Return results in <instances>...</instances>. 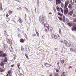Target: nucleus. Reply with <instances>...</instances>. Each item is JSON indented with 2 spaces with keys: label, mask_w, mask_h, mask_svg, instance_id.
Segmentation results:
<instances>
[{
  "label": "nucleus",
  "mask_w": 76,
  "mask_h": 76,
  "mask_svg": "<svg viewBox=\"0 0 76 76\" xmlns=\"http://www.w3.org/2000/svg\"><path fill=\"white\" fill-rule=\"evenodd\" d=\"M7 56V54L6 53H2L0 55V57H5Z\"/></svg>",
  "instance_id": "20e7f679"
},
{
  "label": "nucleus",
  "mask_w": 76,
  "mask_h": 76,
  "mask_svg": "<svg viewBox=\"0 0 76 76\" xmlns=\"http://www.w3.org/2000/svg\"><path fill=\"white\" fill-rule=\"evenodd\" d=\"M39 20L40 22H42L43 24L44 23L43 22L45 21V18L44 17H42L41 16H40L39 18Z\"/></svg>",
  "instance_id": "f257e3e1"
},
{
  "label": "nucleus",
  "mask_w": 76,
  "mask_h": 76,
  "mask_svg": "<svg viewBox=\"0 0 76 76\" xmlns=\"http://www.w3.org/2000/svg\"><path fill=\"white\" fill-rule=\"evenodd\" d=\"M51 37L53 38H55V39H56L57 38V36L56 35H55L54 34H52Z\"/></svg>",
  "instance_id": "423d86ee"
},
{
  "label": "nucleus",
  "mask_w": 76,
  "mask_h": 76,
  "mask_svg": "<svg viewBox=\"0 0 76 76\" xmlns=\"http://www.w3.org/2000/svg\"><path fill=\"white\" fill-rule=\"evenodd\" d=\"M4 35H6V37H9V35L7 34V32H6V31H4Z\"/></svg>",
  "instance_id": "dca6fc26"
},
{
  "label": "nucleus",
  "mask_w": 76,
  "mask_h": 76,
  "mask_svg": "<svg viewBox=\"0 0 76 76\" xmlns=\"http://www.w3.org/2000/svg\"><path fill=\"white\" fill-rule=\"evenodd\" d=\"M13 66H13V65H11V67H13Z\"/></svg>",
  "instance_id": "0e129e2a"
},
{
  "label": "nucleus",
  "mask_w": 76,
  "mask_h": 76,
  "mask_svg": "<svg viewBox=\"0 0 76 76\" xmlns=\"http://www.w3.org/2000/svg\"><path fill=\"white\" fill-rule=\"evenodd\" d=\"M26 57L27 59H29V58H28V56H27Z\"/></svg>",
  "instance_id": "bf43d9fd"
},
{
  "label": "nucleus",
  "mask_w": 76,
  "mask_h": 76,
  "mask_svg": "<svg viewBox=\"0 0 76 76\" xmlns=\"http://www.w3.org/2000/svg\"><path fill=\"white\" fill-rule=\"evenodd\" d=\"M25 9H26V11H28V8H27L26 7H25Z\"/></svg>",
  "instance_id": "37998d69"
},
{
  "label": "nucleus",
  "mask_w": 76,
  "mask_h": 76,
  "mask_svg": "<svg viewBox=\"0 0 76 76\" xmlns=\"http://www.w3.org/2000/svg\"><path fill=\"white\" fill-rule=\"evenodd\" d=\"M60 42H61V43L62 44H63V43H64V42H63V41H62V40H61L60 41Z\"/></svg>",
  "instance_id": "a19ab883"
},
{
  "label": "nucleus",
  "mask_w": 76,
  "mask_h": 76,
  "mask_svg": "<svg viewBox=\"0 0 76 76\" xmlns=\"http://www.w3.org/2000/svg\"><path fill=\"white\" fill-rule=\"evenodd\" d=\"M25 55L26 57L28 56V55H27V54H25Z\"/></svg>",
  "instance_id": "13d9d810"
},
{
  "label": "nucleus",
  "mask_w": 76,
  "mask_h": 76,
  "mask_svg": "<svg viewBox=\"0 0 76 76\" xmlns=\"http://www.w3.org/2000/svg\"><path fill=\"white\" fill-rule=\"evenodd\" d=\"M36 34H37L38 37H39V34L38 32V31H37V29H36Z\"/></svg>",
  "instance_id": "393cba45"
},
{
  "label": "nucleus",
  "mask_w": 76,
  "mask_h": 76,
  "mask_svg": "<svg viewBox=\"0 0 76 76\" xmlns=\"http://www.w3.org/2000/svg\"><path fill=\"white\" fill-rule=\"evenodd\" d=\"M20 41L21 42H25L24 40L22 39H20Z\"/></svg>",
  "instance_id": "aec40b11"
},
{
  "label": "nucleus",
  "mask_w": 76,
  "mask_h": 76,
  "mask_svg": "<svg viewBox=\"0 0 76 76\" xmlns=\"http://www.w3.org/2000/svg\"><path fill=\"white\" fill-rule=\"evenodd\" d=\"M73 45V47H74V48H75V47H76V44H74L73 45Z\"/></svg>",
  "instance_id": "473e14b6"
},
{
  "label": "nucleus",
  "mask_w": 76,
  "mask_h": 76,
  "mask_svg": "<svg viewBox=\"0 0 76 76\" xmlns=\"http://www.w3.org/2000/svg\"><path fill=\"white\" fill-rule=\"evenodd\" d=\"M6 16L7 17H8V16H9V15H8V14L7 15H6Z\"/></svg>",
  "instance_id": "052dcab7"
},
{
  "label": "nucleus",
  "mask_w": 76,
  "mask_h": 76,
  "mask_svg": "<svg viewBox=\"0 0 76 76\" xmlns=\"http://www.w3.org/2000/svg\"><path fill=\"white\" fill-rule=\"evenodd\" d=\"M25 37H26V38L27 39V35H25Z\"/></svg>",
  "instance_id": "3c124183"
},
{
  "label": "nucleus",
  "mask_w": 76,
  "mask_h": 76,
  "mask_svg": "<svg viewBox=\"0 0 76 76\" xmlns=\"http://www.w3.org/2000/svg\"><path fill=\"white\" fill-rule=\"evenodd\" d=\"M68 25L70 27H72V24L71 23H68Z\"/></svg>",
  "instance_id": "7c9ffc66"
},
{
  "label": "nucleus",
  "mask_w": 76,
  "mask_h": 76,
  "mask_svg": "<svg viewBox=\"0 0 76 76\" xmlns=\"http://www.w3.org/2000/svg\"><path fill=\"white\" fill-rule=\"evenodd\" d=\"M8 73H9V74H10V71H9L8 72Z\"/></svg>",
  "instance_id": "09e8293b"
},
{
  "label": "nucleus",
  "mask_w": 76,
  "mask_h": 76,
  "mask_svg": "<svg viewBox=\"0 0 76 76\" xmlns=\"http://www.w3.org/2000/svg\"><path fill=\"white\" fill-rule=\"evenodd\" d=\"M65 17L63 16V21L64 22H65Z\"/></svg>",
  "instance_id": "5701e85b"
},
{
  "label": "nucleus",
  "mask_w": 76,
  "mask_h": 76,
  "mask_svg": "<svg viewBox=\"0 0 76 76\" xmlns=\"http://www.w3.org/2000/svg\"><path fill=\"white\" fill-rule=\"evenodd\" d=\"M17 66L18 67V68L19 69H20V68H19V66H20V63H18V64Z\"/></svg>",
  "instance_id": "cd10ccee"
},
{
  "label": "nucleus",
  "mask_w": 76,
  "mask_h": 76,
  "mask_svg": "<svg viewBox=\"0 0 76 76\" xmlns=\"http://www.w3.org/2000/svg\"><path fill=\"white\" fill-rule=\"evenodd\" d=\"M9 20H10V18H7V22H8Z\"/></svg>",
  "instance_id": "c756f323"
},
{
  "label": "nucleus",
  "mask_w": 76,
  "mask_h": 76,
  "mask_svg": "<svg viewBox=\"0 0 76 76\" xmlns=\"http://www.w3.org/2000/svg\"><path fill=\"white\" fill-rule=\"evenodd\" d=\"M69 4V2L67 1H66L65 4V6L64 7H67V6H68V4Z\"/></svg>",
  "instance_id": "f8f14e48"
},
{
  "label": "nucleus",
  "mask_w": 76,
  "mask_h": 76,
  "mask_svg": "<svg viewBox=\"0 0 76 76\" xmlns=\"http://www.w3.org/2000/svg\"><path fill=\"white\" fill-rule=\"evenodd\" d=\"M65 21L66 23H68V22H69V20L67 19V18H66Z\"/></svg>",
  "instance_id": "4be33fe9"
},
{
  "label": "nucleus",
  "mask_w": 76,
  "mask_h": 76,
  "mask_svg": "<svg viewBox=\"0 0 76 76\" xmlns=\"http://www.w3.org/2000/svg\"><path fill=\"white\" fill-rule=\"evenodd\" d=\"M56 9L57 11H60V8L58 7H56Z\"/></svg>",
  "instance_id": "b1692460"
},
{
  "label": "nucleus",
  "mask_w": 76,
  "mask_h": 76,
  "mask_svg": "<svg viewBox=\"0 0 76 76\" xmlns=\"http://www.w3.org/2000/svg\"><path fill=\"white\" fill-rule=\"evenodd\" d=\"M49 15H52V13L51 12H49Z\"/></svg>",
  "instance_id": "4d7b16f0"
},
{
  "label": "nucleus",
  "mask_w": 76,
  "mask_h": 76,
  "mask_svg": "<svg viewBox=\"0 0 76 76\" xmlns=\"http://www.w3.org/2000/svg\"><path fill=\"white\" fill-rule=\"evenodd\" d=\"M18 37L20 38H21V36H20V34H18Z\"/></svg>",
  "instance_id": "c03bdc74"
},
{
  "label": "nucleus",
  "mask_w": 76,
  "mask_h": 76,
  "mask_svg": "<svg viewBox=\"0 0 76 76\" xmlns=\"http://www.w3.org/2000/svg\"><path fill=\"white\" fill-rule=\"evenodd\" d=\"M56 72H58V69H56Z\"/></svg>",
  "instance_id": "e2e57ef3"
},
{
  "label": "nucleus",
  "mask_w": 76,
  "mask_h": 76,
  "mask_svg": "<svg viewBox=\"0 0 76 76\" xmlns=\"http://www.w3.org/2000/svg\"><path fill=\"white\" fill-rule=\"evenodd\" d=\"M26 51H27V53H29L30 52V50H29V48L28 46H27L26 48Z\"/></svg>",
  "instance_id": "0eeeda50"
},
{
  "label": "nucleus",
  "mask_w": 76,
  "mask_h": 76,
  "mask_svg": "<svg viewBox=\"0 0 76 76\" xmlns=\"http://www.w3.org/2000/svg\"><path fill=\"white\" fill-rule=\"evenodd\" d=\"M8 76H12V75L11 74H9Z\"/></svg>",
  "instance_id": "603ef678"
},
{
  "label": "nucleus",
  "mask_w": 76,
  "mask_h": 76,
  "mask_svg": "<svg viewBox=\"0 0 76 76\" xmlns=\"http://www.w3.org/2000/svg\"><path fill=\"white\" fill-rule=\"evenodd\" d=\"M46 26L47 28L48 29H49V25H48V24H47L46 25Z\"/></svg>",
  "instance_id": "f704fd0d"
},
{
  "label": "nucleus",
  "mask_w": 76,
  "mask_h": 76,
  "mask_svg": "<svg viewBox=\"0 0 76 76\" xmlns=\"http://www.w3.org/2000/svg\"><path fill=\"white\" fill-rule=\"evenodd\" d=\"M36 36V34H33V37H35Z\"/></svg>",
  "instance_id": "79ce46f5"
},
{
  "label": "nucleus",
  "mask_w": 76,
  "mask_h": 76,
  "mask_svg": "<svg viewBox=\"0 0 76 76\" xmlns=\"http://www.w3.org/2000/svg\"><path fill=\"white\" fill-rule=\"evenodd\" d=\"M59 19V20H62V18L61 17V18H60L59 17H58Z\"/></svg>",
  "instance_id": "c9c22d12"
},
{
  "label": "nucleus",
  "mask_w": 76,
  "mask_h": 76,
  "mask_svg": "<svg viewBox=\"0 0 76 76\" xmlns=\"http://www.w3.org/2000/svg\"><path fill=\"white\" fill-rule=\"evenodd\" d=\"M71 51H73V49L71 48L70 49Z\"/></svg>",
  "instance_id": "5fc2aeb1"
},
{
  "label": "nucleus",
  "mask_w": 76,
  "mask_h": 76,
  "mask_svg": "<svg viewBox=\"0 0 76 76\" xmlns=\"http://www.w3.org/2000/svg\"><path fill=\"white\" fill-rule=\"evenodd\" d=\"M72 31H76V27H73L72 28Z\"/></svg>",
  "instance_id": "ddd939ff"
},
{
  "label": "nucleus",
  "mask_w": 76,
  "mask_h": 76,
  "mask_svg": "<svg viewBox=\"0 0 76 76\" xmlns=\"http://www.w3.org/2000/svg\"><path fill=\"white\" fill-rule=\"evenodd\" d=\"M68 15L72 16L73 15V10H72L68 12Z\"/></svg>",
  "instance_id": "1a4fd4ad"
},
{
  "label": "nucleus",
  "mask_w": 76,
  "mask_h": 76,
  "mask_svg": "<svg viewBox=\"0 0 76 76\" xmlns=\"http://www.w3.org/2000/svg\"><path fill=\"white\" fill-rule=\"evenodd\" d=\"M59 34H61V29H59Z\"/></svg>",
  "instance_id": "58836bf2"
},
{
  "label": "nucleus",
  "mask_w": 76,
  "mask_h": 76,
  "mask_svg": "<svg viewBox=\"0 0 76 76\" xmlns=\"http://www.w3.org/2000/svg\"><path fill=\"white\" fill-rule=\"evenodd\" d=\"M17 10H19V8H17Z\"/></svg>",
  "instance_id": "69168bd1"
},
{
  "label": "nucleus",
  "mask_w": 76,
  "mask_h": 76,
  "mask_svg": "<svg viewBox=\"0 0 76 76\" xmlns=\"http://www.w3.org/2000/svg\"><path fill=\"white\" fill-rule=\"evenodd\" d=\"M64 42L66 46H67V47H68V45H69V43L68 42H67V41L66 40H65L64 41Z\"/></svg>",
  "instance_id": "9d476101"
},
{
  "label": "nucleus",
  "mask_w": 76,
  "mask_h": 76,
  "mask_svg": "<svg viewBox=\"0 0 76 76\" xmlns=\"http://www.w3.org/2000/svg\"><path fill=\"white\" fill-rule=\"evenodd\" d=\"M18 31L20 32L21 34L22 33H23V31H21L20 30H19Z\"/></svg>",
  "instance_id": "72a5a7b5"
},
{
  "label": "nucleus",
  "mask_w": 76,
  "mask_h": 76,
  "mask_svg": "<svg viewBox=\"0 0 76 76\" xmlns=\"http://www.w3.org/2000/svg\"><path fill=\"white\" fill-rule=\"evenodd\" d=\"M64 13L65 15H67L68 13V12H69V10H68V8L67 7H64Z\"/></svg>",
  "instance_id": "f03ea898"
},
{
  "label": "nucleus",
  "mask_w": 76,
  "mask_h": 76,
  "mask_svg": "<svg viewBox=\"0 0 76 76\" xmlns=\"http://www.w3.org/2000/svg\"><path fill=\"white\" fill-rule=\"evenodd\" d=\"M58 4H61V0H56V5H57Z\"/></svg>",
  "instance_id": "39448f33"
},
{
  "label": "nucleus",
  "mask_w": 76,
  "mask_h": 76,
  "mask_svg": "<svg viewBox=\"0 0 76 76\" xmlns=\"http://www.w3.org/2000/svg\"><path fill=\"white\" fill-rule=\"evenodd\" d=\"M6 40L7 41L8 44H12V40H11V39H7Z\"/></svg>",
  "instance_id": "7ed1b4c3"
},
{
  "label": "nucleus",
  "mask_w": 76,
  "mask_h": 76,
  "mask_svg": "<svg viewBox=\"0 0 76 76\" xmlns=\"http://www.w3.org/2000/svg\"><path fill=\"white\" fill-rule=\"evenodd\" d=\"M61 53H63V51H61Z\"/></svg>",
  "instance_id": "338daca9"
},
{
  "label": "nucleus",
  "mask_w": 76,
  "mask_h": 76,
  "mask_svg": "<svg viewBox=\"0 0 76 76\" xmlns=\"http://www.w3.org/2000/svg\"><path fill=\"white\" fill-rule=\"evenodd\" d=\"M64 62V60H62L61 61V63H62V64H63Z\"/></svg>",
  "instance_id": "e433bc0d"
},
{
  "label": "nucleus",
  "mask_w": 76,
  "mask_h": 76,
  "mask_svg": "<svg viewBox=\"0 0 76 76\" xmlns=\"http://www.w3.org/2000/svg\"><path fill=\"white\" fill-rule=\"evenodd\" d=\"M18 21L19 22H20V23H22V22H23V20H22L21 19V18H19Z\"/></svg>",
  "instance_id": "9b49d317"
},
{
  "label": "nucleus",
  "mask_w": 76,
  "mask_h": 76,
  "mask_svg": "<svg viewBox=\"0 0 76 76\" xmlns=\"http://www.w3.org/2000/svg\"><path fill=\"white\" fill-rule=\"evenodd\" d=\"M47 29L46 28L45 29V31L47 32Z\"/></svg>",
  "instance_id": "6e6d98bb"
},
{
  "label": "nucleus",
  "mask_w": 76,
  "mask_h": 76,
  "mask_svg": "<svg viewBox=\"0 0 76 76\" xmlns=\"http://www.w3.org/2000/svg\"><path fill=\"white\" fill-rule=\"evenodd\" d=\"M68 7L69 8H70V9H71V8H72V5H71L70 4H69L68 6Z\"/></svg>",
  "instance_id": "a878e982"
},
{
  "label": "nucleus",
  "mask_w": 76,
  "mask_h": 76,
  "mask_svg": "<svg viewBox=\"0 0 76 76\" xmlns=\"http://www.w3.org/2000/svg\"><path fill=\"white\" fill-rule=\"evenodd\" d=\"M55 51H58V50H57V48H55Z\"/></svg>",
  "instance_id": "864d4df0"
},
{
  "label": "nucleus",
  "mask_w": 76,
  "mask_h": 76,
  "mask_svg": "<svg viewBox=\"0 0 76 76\" xmlns=\"http://www.w3.org/2000/svg\"><path fill=\"white\" fill-rule=\"evenodd\" d=\"M27 22L28 24H30L31 23V19L29 18V19L27 20Z\"/></svg>",
  "instance_id": "6ab92c4d"
},
{
  "label": "nucleus",
  "mask_w": 76,
  "mask_h": 76,
  "mask_svg": "<svg viewBox=\"0 0 76 76\" xmlns=\"http://www.w3.org/2000/svg\"><path fill=\"white\" fill-rule=\"evenodd\" d=\"M60 9L62 13H63V9L61 8Z\"/></svg>",
  "instance_id": "4c0bfd02"
},
{
  "label": "nucleus",
  "mask_w": 76,
  "mask_h": 76,
  "mask_svg": "<svg viewBox=\"0 0 76 76\" xmlns=\"http://www.w3.org/2000/svg\"><path fill=\"white\" fill-rule=\"evenodd\" d=\"M58 15H59L60 16H63V15H62L61 14V13H60V12H58Z\"/></svg>",
  "instance_id": "bb28decb"
},
{
  "label": "nucleus",
  "mask_w": 76,
  "mask_h": 76,
  "mask_svg": "<svg viewBox=\"0 0 76 76\" xmlns=\"http://www.w3.org/2000/svg\"><path fill=\"white\" fill-rule=\"evenodd\" d=\"M4 72V70L3 69H1V68H0V72L2 73V72Z\"/></svg>",
  "instance_id": "2eb2a0df"
},
{
  "label": "nucleus",
  "mask_w": 76,
  "mask_h": 76,
  "mask_svg": "<svg viewBox=\"0 0 76 76\" xmlns=\"http://www.w3.org/2000/svg\"><path fill=\"white\" fill-rule=\"evenodd\" d=\"M50 32H52V31H53V28H52L51 27H50Z\"/></svg>",
  "instance_id": "c85d7f7f"
},
{
  "label": "nucleus",
  "mask_w": 76,
  "mask_h": 76,
  "mask_svg": "<svg viewBox=\"0 0 76 76\" xmlns=\"http://www.w3.org/2000/svg\"><path fill=\"white\" fill-rule=\"evenodd\" d=\"M23 50H24V48H21V50L22 51H23Z\"/></svg>",
  "instance_id": "49530a36"
},
{
  "label": "nucleus",
  "mask_w": 76,
  "mask_h": 76,
  "mask_svg": "<svg viewBox=\"0 0 76 76\" xmlns=\"http://www.w3.org/2000/svg\"><path fill=\"white\" fill-rule=\"evenodd\" d=\"M15 0V1H18L19 3H20V1H19V0Z\"/></svg>",
  "instance_id": "ea45409f"
},
{
  "label": "nucleus",
  "mask_w": 76,
  "mask_h": 76,
  "mask_svg": "<svg viewBox=\"0 0 76 76\" xmlns=\"http://www.w3.org/2000/svg\"><path fill=\"white\" fill-rule=\"evenodd\" d=\"M9 15H11L12 13V11L9 10L8 11Z\"/></svg>",
  "instance_id": "412c9836"
},
{
  "label": "nucleus",
  "mask_w": 76,
  "mask_h": 76,
  "mask_svg": "<svg viewBox=\"0 0 76 76\" xmlns=\"http://www.w3.org/2000/svg\"><path fill=\"white\" fill-rule=\"evenodd\" d=\"M3 9L2 8V4H0V10H2Z\"/></svg>",
  "instance_id": "f3484780"
},
{
  "label": "nucleus",
  "mask_w": 76,
  "mask_h": 76,
  "mask_svg": "<svg viewBox=\"0 0 76 76\" xmlns=\"http://www.w3.org/2000/svg\"><path fill=\"white\" fill-rule=\"evenodd\" d=\"M3 65H4V63L1 62V66H3Z\"/></svg>",
  "instance_id": "2f4dec72"
},
{
  "label": "nucleus",
  "mask_w": 76,
  "mask_h": 76,
  "mask_svg": "<svg viewBox=\"0 0 76 76\" xmlns=\"http://www.w3.org/2000/svg\"><path fill=\"white\" fill-rule=\"evenodd\" d=\"M3 53V52L2 51H0V54H2Z\"/></svg>",
  "instance_id": "de8ad7c7"
},
{
  "label": "nucleus",
  "mask_w": 76,
  "mask_h": 76,
  "mask_svg": "<svg viewBox=\"0 0 76 76\" xmlns=\"http://www.w3.org/2000/svg\"><path fill=\"white\" fill-rule=\"evenodd\" d=\"M73 21V22H76V18H75L74 19V20Z\"/></svg>",
  "instance_id": "a18cd8bd"
},
{
  "label": "nucleus",
  "mask_w": 76,
  "mask_h": 76,
  "mask_svg": "<svg viewBox=\"0 0 76 76\" xmlns=\"http://www.w3.org/2000/svg\"><path fill=\"white\" fill-rule=\"evenodd\" d=\"M72 44V42H71V41H69V42H68V47L70 46Z\"/></svg>",
  "instance_id": "a211bd4d"
},
{
  "label": "nucleus",
  "mask_w": 76,
  "mask_h": 76,
  "mask_svg": "<svg viewBox=\"0 0 76 76\" xmlns=\"http://www.w3.org/2000/svg\"><path fill=\"white\" fill-rule=\"evenodd\" d=\"M4 63H6L7 61V58L6 57L4 58V59L3 60Z\"/></svg>",
  "instance_id": "6e6552de"
},
{
  "label": "nucleus",
  "mask_w": 76,
  "mask_h": 76,
  "mask_svg": "<svg viewBox=\"0 0 76 76\" xmlns=\"http://www.w3.org/2000/svg\"><path fill=\"white\" fill-rule=\"evenodd\" d=\"M45 66L46 67H50V66L51 65L47 63L45 64Z\"/></svg>",
  "instance_id": "4468645a"
},
{
  "label": "nucleus",
  "mask_w": 76,
  "mask_h": 76,
  "mask_svg": "<svg viewBox=\"0 0 76 76\" xmlns=\"http://www.w3.org/2000/svg\"><path fill=\"white\" fill-rule=\"evenodd\" d=\"M70 68L71 69H72V66H70L69 67V69H70Z\"/></svg>",
  "instance_id": "8fccbe9b"
},
{
  "label": "nucleus",
  "mask_w": 76,
  "mask_h": 76,
  "mask_svg": "<svg viewBox=\"0 0 76 76\" xmlns=\"http://www.w3.org/2000/svg\"><path fill=\"white\" fill-rule=\"evenodd\" d=\"M19 9H20V10H22V8H21V7H20L19 8Z\"/></svg>",
  "instance_id": "680f3d73"
},
{
  "label": "nucleus",
  "mask_w": 76,
  "mask_h": 76,
  "mask_svg": "<svg viewBox=\"0 0 76 76\" xmlns=\"http://www.w3.org/2000/svg\"><path fill=\"white\" fill-rule=\"evenodd\" d=\"M52 76V74H51L50 76Z\"/></svg>",
  "instance_id": "774afa93"
}]
</instances>
